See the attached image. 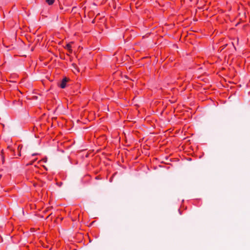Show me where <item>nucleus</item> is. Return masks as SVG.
I'll use <instances>...</instances> for the list:
<instances>
[{
	"label": "nucleus",
	"mask_w": 250,
	"mask_h": 250,
	"mask_svg": "<svg viewBox=\"0 0 250 250\" xmlns=\"http://www.w3.org/2000/svg\"><path fill=\"white\" fill-rule=\"evenodd\" d=\"M68 81V80L67 78L66 77L64 78L59 84L60 87L62 88H64L66 87V84Z\"/></svg>",
	"instance_id": "f257e3e1"
},
{
	"label": "nucleus",
	"mask_w": 250,
	"mask_h": 250,
	"mask_svg": "<svg viewBox=\"0 0 250 250\" xmlns=\"http://www.w3.org/2000/svg\"><path fill=\"white\" fill-rule=\"evenodd\" d=\"M65 48L67 49L70 53L72 52V50L71 49V46L70 43L67 44Z\"/></svg>",
	"instance_id": "f03ea898"
},
{
	"label": "nucleus",
	"mask_w": 250,
	"mask_h": 250,
	"mask_svg": "<svg viewBox=\"0 0 250 250\" xmlns=\"http://www.w3.org/2000/svg\"><path fill=\"white\" fill-rule=\"evenodd\" d=\"M54 1L55 0H45V1L50 5L53 4Z\"/></svg>",
	"instance_id": "7ed1b4c3"
},
{
	"label": "nucleus",
	"mask_w": 250,
	"mask_h": 250,
	"mask_svg": "<svg viewBox=\"0 0 250 250\" xmlns=\"http://www.w3.org/2000/svg\"><path fill=\"white\" fill-rule=\"evenodd\" d=\"M22 147V145H19L18 146V151H19V153H18V156H21V149Z\"/></svg>",
	"instance_id": "20e7f679"
},
{
	"label": "nucleus",
	"mask_w": 250,
	"mask_h": 250,
	"mask_svg": "<svg viewBox=\"0 0 250 250\" xmlns=\"http://www.w3.org/2000/svg\"><path fill=\"white\" fill-rule=\"evenodd\" d=\"M7 149H8L9 151H11L12 152H13V156H15V155H15V150H14V149H13L12 148H11V147H10V146H8V148H7Z\"/></svg>",
	"instance_id": "39448f33"
},
{
	"label": "nucleus",
	"mask_w": 250,
	"mask_h": 250,
	"mask_svg": "<svg viewBox=\"0 0 250 250\" xmlns=\"http://www.w3.org/2000/svg\"><path fill=\"white\" fill-rule=\"evenodd\" d=\"M36 160V159H34V160H33L31 161L30 162H29V163H27L26 165L27 166H30V165H33V164L34 163V162Z\"/></svg>",
	"instance_id": "423d86ee"
},
{
	"label": "nucleus",
	"mask_w": 250,
	"mask_h": 250,
	"mask_svg": "<svg viewBox=\"0 0 250 250\" xmlns=\"http://www.w3.org/2000/svg\"><path fill=\"white\" fill-rule=\"evenodd\" d=\"M42 160H43L44 162H46V158H45V159H43Z\"/></svg>",
	"instance_id": "0eeeda50"
},
{
	"label": "nucleus",
	"mask_w": 250,
	"mask_h": 250,
	"mask_svg": "<svg viewBox=\"0 0 250 250\" xmlns=\"http://www.w3.org/2000/svg\"><path fill=\"white\" fill-rule=\"evenodd\" d=\"M38 155L37 153H34V154H32V156H35V155Z\"/></svg>",
	"instance_id": "6e6552de"
},
{
	"label": "nucleus",
	"mask_w": 250,
	"mask_h": 250,
	"mask_svg": "<svg viewBox=\"0 0 250 250\" xmlns=\"http://www.w3.org/2000/svg\"><path fill=\"white\" fill-rule=\"evenodd\" d=\"M178 211H179V212L180 214H181V210H180V209H178Z\"/></svg>",
	"instance_id": "1a4fd4ad"
},
{
	"label": "nucleus",
	"mask_w": 250,
	"mask_h": 250,
	"mask_svg": "<svg viewBox=\"0 0 250 250\" xmlns=\"http://www.w3.org/2000/svg\"><path fill=\"white\" fill-rule=\"evenodd\" d=\"M51 214H52V213L50 214L48 216H47V217H46V219L48 218L49 217V216L50 215H51Z\"/></svg>",
	"instance_id": "9d476101"
},
{
	"label": "nucleus",
	"mask_w": 250,
	"mask_h": 250,
	"mask_svg": "<svg viewBox=\"0 0 250 250\" xmlns=\"http://www.w3.org/2000/svg\"><path fill=\"white\" fill-rule=\"evenodd\" d=\"M47 211V210H46V209L44 211V212H46Z\"/></svg>",
	"instance_id": "9b49d317"
},
{
	"label": "nucleus",
	"mask_w": 250,
	"mask_h": 250,
	"mask_svg": "<svg viewBox=\"0 0 250 250\" xmlns=\"http://www.w3.org/2000/svg\"><path fill=\"white\" fill-rule=\"evenodd\" d=\"M227 45V44H225V45H224V47H226V46Z\"/></svg>",
	"instance_id": "f8f14e48"
},
{
	"label": "nucleus",
	"mask_w": 250,
	"mask_h": 250,
	"mask_svg": "<svg viewBox=\"0 0 250 250\" xmlns=\"http://www.w3.org/2000/svg\"><path fill=\"white\" fill-rule=\"evenodd\" d=\"M60 9H62L63 8L62 7H60Z\"/></svg>",
	"instance_id": "ddd939ff"
},
{
	"label": "nucleus",
	"mask_w": 250,
	"mask_h": 250,
	"mask_svg": "<svg viewBox=\"0 0 250 250\" xmlns=\"http://www.w3.org/2000/svg\"><path fill=\"white\" fill-rule=\"evenodd\" d=\"M1 177V175L0 174V178Z\"/></svg>",
	"instance_id": "4468645a"
}]
</instances>
